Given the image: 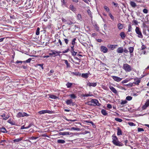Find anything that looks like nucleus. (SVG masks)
I'll return each mask as SVG.
<instances>
[{
	"label": "nucleus",
	"instance_id": "obj_1",
	"mask_svg": "<svg viewBox=\"0 0 149 149\" xmlns=\"http://www.w3.org/2000/svg\"><path fill=\"white\" fill-rule=\"evenodd\" d=\"M112 142L115 145L119 146H121L123 145V144L120 142L118 140L117 137L114 135L112 136Z\"/></svg>",
	"mask_w": 149,
	"mask_h": 149
},
{
	"label": "nucleus",
	"instance_id": "obj_2",
	"mask_svg": "<svg viewBox=\"0 0 149 149\" xmlns=\"http://www.w3.org/2000/svg\"><path fill=\"white\" fill-rule=\"evenodd\" d=\"M123 68L126 72H130L132 70V68L127 64H123Z\"/></svg>",
	"mask_w": 149,
	"mask_h": 149
},
{
	"label": "nucleus",
	"instance_id": "obj_3",
	"mask_svg": "<svg viewBox=\"0 0 149 149\" xmlns=\"http://www.w3.org/2000/svg\"><path fill=\"white\" fill-rule=\"evenodd\" d=\"M135 31L137 34H138V37L139 38H142L143 37V36L140 29L138 27H136L135 29Z\"/></svg>",
	"mask_w": 149,
	"mask_h": 149
},
{
	"label": "nucleus",
	"instance_id": "obj_4",
	"mask_svg": "<svg viewBox=\"0 0 149 149\" xmlns=\"http://www.w3.org/2000/svg\"><path fill=\"white\" fill-rule=\"evenodd\" d=\"M29 115L27 113L24 112H18L16 116L17 118H20L21 117H24V116H28Z\"/></svg>",
	"mask_w": 149,
	"mask_h": 149
},
{
	"label": "nucleus",
	"instance_id": "obj_5",
	"mask_svg": "<svg viewBox=\"0 0 149 149\" xmlns=\"http://www.w3.org/2000/svg\"><path fill=\"white\" fill-rule=\"evenodd\" d=\"M61 53V52L60 51H56L55 50H51L49 53V55L51 56L54 55V56H56V54H59Z\"/></svg>",
	"mask_w": 149,
	"mask_h": 149
},
{
	"label": "nucleus",
	"instance_id": "obj_6",
	"mask_svg": "<svg viewBox=\"0 0 149 149\" xmlns=\"http://www.w3.org/2000/svg\"><path fill=\"white\" fill-rule=\"evenodd\" d=\"M92 102L93 103V106H95L96 105L99 106L100 104L98 102V100L95 99H93L92 100Z\"/></svg>",
	"mask_w": 149,
	"mask_h": 149
},
{
	"label": "nucleus",
	"instance_id": "obj_7",
	"mask_svg": "<svg viewBox=\"0 0 149 149\" xmlns=\"http://www.w3.org/2000/svg\"><path fill=\"white\" fill-rule=\"evenodd\" d=\"M111 77L114 81L117 82H119L122 79V78H120L119 77L116 76H111Z\"/></svg>",
	"mask_w": 149,
	"mask_h": 149
},
{
	"label": "nucleus",
	"instance_id": "obj_8",
	"mask_svg": "<svg viewBox=\"0 0 149 149\" xmlns=\"http://www.w3.org/2000/svg\"><path fill=\"white\" fill-rule=\"evenodd\" d=\"M38 113L40 114H43L46 113H52V111L49 110H42L39 111Z\"/></svg>",
	"mask_w": 149,
	"mask_h": 149
},
{
	"label": "nucleus",
	"instance_id": "obj_9",
	"mask_svg": "<svg viewBox=\"0 0 149 149\" xmlns=\"http://www.w3.org/2000/svg\"><path fill=\"white\" fill-rule=\"evenodd\" d=\"M149 106V99L147 100L145 104L142 106V108L143 109H146Z\"/></svg>",
	"mask_w": 149,
	"mask_h": 149
},
{
	"label": "nucleus",
	"instance_id": "obj_10",
	"mask_svg": "<svg viewBox=\"0 0 149 149\" xmlns=\"http://www.w3.org/2000/svg\"><path fill=\"white\" fill-rule=\"evenodd\" d=\"M97 85V83H92L88 82L87 83V85L89 87L92 86L93 87H95Z\"/></svg>",
	"mask_w": 149,
	"mask_h": 149
},
{
	"label": "nucleus",
	"instance_id": "obj_11",
	"mask_svg": "<svg viewBox=\"0 0 149 149\" xmlns=\"http://www.w3.org/2000/svg\"><path fill=\"white\" fill-rule=\"evenodd\" d=\"M118 46L117 45H109L107 46V47L109 48L111 50H113L116 48V47Z\"/></svg>",
	"mask_w": 149,
	"mask_h": 149
},
{
	"label": "nucleus",
	"instance_id": "obj_12",
	"mask_svg": "<svg viewBox=\"0 0 149 149\" xmlns=\"http://www.w3.org/2000/svg\"><path fill=\"white\" fill-rule=\"evenodd\" d=\"M101 51L104 53H106L108 51L107 48L104 46H102L101 47Z\"/></svg>",
	"mask_w": 149,
	"mask_h": 149
},
{
	"label": "nucleus",
	"instance_id": "obj_13",
	"mask_svg": "<svg viewBox=\"0 0 149 149\" xmlns=\"http://www.w3.org/2000/svg\"><path fill=\"white\" fill-rule=\"evenodd\" d=\"M59 134L60 135H72L73 134V133L71 132H60Z\"/></svg>",
	"mask_w": 149,
	"mask_h": 149
},
{
	"label": "nucleus",
	"instance_id": "obj_14",
	"mask_svg": "<svg viewBox=\"0 0 149 149\" xmlns=\"http://www.w3.org/2000/svg\"><path fill=\"white\" fill-rule=\"evenodd\" d=\"M66 104L68 105L72 104L73 106L74 105V103L72 102V100H68L66 101Z\"/></svg>",
	"mask_w": 149,
	"mask_h": 149
},
{
	"label": "nucleus",
	"instance_id": "obj_15",
	"mask_svg": "<svg viewBox=\"0 0 149 149\" xmlns=\"http://www.w3.org/2000/svg\"><path fill=\"white\" fill-rule=\"evenodd\" d=\"M117 52L118 53H121L123 52V49L122 47H119L117 50Z\"/></svg>",
	"mask_w": 149,
	"mask_h": 149
},
{
	"label": "nucleus",
	"instance_id": "obj_16",
	"mask_svg": "<svg viewBox=\"0 0 149 149\" xmlns=\"http://www.w3.org/2000/svg\"><path fill=\"white\" fill-rule=\"evenodd\" d=\"M109 88L114 93H117V91L112 86H109Z\"/></svg>",
	"mask_w": 149,
	"mask_h": 149
},
{
	"label": "nucleus",
	"instance_id": "obj_17",
	"mask_svg": "<svg viewBox=\"0 0 149 149\" xmlns=\"http://www.w3.org/2000/svg\"><path fill=\"white\" fill-rule=\"evenodd\" d=\"M23 137H20V138H17V139H14L13 140V141L14 143H17L18 142H19V141L22 140V139H23Z\"/></svg>",
	"mask_w": 149,
	"mask_h": 149
},
{
	"label": "nucleus",
	"instance_id": "obj_18",
	"mask_svg": "<svg viewBox=\"0 0 149 149\" xmlns=\"http://www.w3.org/2000/svg\"><path fill=\"white\" fill-rule=\"evenodd\" d=\"M70 9L73 11V12H74L76 10V8L74 7L72 5H71L69 6Z\"/></svg>",
	"mask_w": 149,
	"mask_h": 149
},
{
	"label": "nucleus",
	"instance_id": "obj_19",
	"mask_svg": "<svg viewBox=\"0 0 149 149\" xmlns=\"http://www.w3.org/2000/svg\"><path fill=\"white\" fill-rule=\"evenodd\" d=\"M134 80L135 82L133 83H134V84H135L136 85H139L140 82V79H135Z\"/></svg>",
	"mask_w": 149,
	"mask_h": 149
},
{
	"label": "nucleus",
	"instance_id": "obj_20",
	"mask_svg": "<svg viewBox=\"0 0 149 149\" xmlns=\"http://www.w3.org/2000/svg\"><path fill=\"white\" fill-rule=\"evenodd\" d=\"M8 122L12 125H15V122L10 119H9L8 120Z\"/></svg>",
	"mask_w": 149,
	"mask_h": 149
},
{
	"label": "nucleus",
	"instance_id": "obj_21",
	"mask_svg": "<svg viewBox=\"0 0 149 149\" xmlns=\"http://www.w3.org/2000/svg\"><path fill=\"white\" fill-rule=\"evenodd\" d=\"M120 36L122 39H124L125 37V35L124 32H122L120 33Z\"/></svg>",
	"mask_w": 149,
	"mask_h": 149
},
{
	"label": "nucleus",
	"instance_id": "obj_22",
	"mask_svg": "<svg viewBox=\"0 0 149 149\" xmlns=\"http://www.w3.org/2000/svg\"><path fill=\"white\" fill-rule=\"evenodd\" d=\"M102 113L104 116H106L107 115V113L106 110L104 109H102L101 111Z\"/></svg>",
	"mask_w": 149,
	"mask_h": 149
},
{
	"label": "nucleus",
	"instance_id": "obj_23",
	"mask_svg": "<svg viewBox=\"0 0 149 149\" xmlns=\"http://www.w3.org/2000/svg\"><path fill=\"white\" fill-rule=\"evenodd\" d=\"M130 4L132 7L134 8H135L136 6V3L134 1H131L130 2Z\"/></svg>",
	"mask_w": 149,
	"mask_h": 149
},
{
	"label": "nucleus",
	"instance_id": "obj_24",
	"mask_svg": "<svg viewBox=\"0 0 149 149\" xmlns=\"http://www.w3.org/2000/svg\"><path fill=\"white\" fill-rule=\"evenodd\" d=\"M128 49L130 54L131 55V53H132L133 52L134 48L133 47H129Z\"/></svg>",
	"mask_w": 149,
	"mask_h": 149
},
{
	"label": "nucleus",
	"instance_id": "obj_25",
	"mask_svg": "<svg viewBox=\"0 0 149 149\" xmlns=\"http://www.w3.org/2000/svg\"><path fill=\"white\" fill-rule=\"evenodd\" d=\"M88 74L87 73H83L82 74V77L84 78H87L88 77Z\"/></svg>",
	"mask_w": 149,
	"mask_h": 149
},
{
	"label": "nucleus",
	"instance_id": "obj_26",
	"mask_svg": "<svg viewBox=\"0 0 149 149\" xmlns=\"http://www.w3.org/2000/svg\"><path fill=\"white\" fill-rule=\"evenodd\" d=\"M117 130H118L117 133V135H118V136L121 135L122 134V131H121V129L120 128H118Z\"/></svg>",
	"mask_w": 149,
	"mask_h": 149
},
{
	"label": "nucleus",
	"instance_id": "obj_27",
	"mask_svg": "<svg viewBox=\"0 0 149 149\" xmlns=\"http://www.w3.org/2000/svg\"><path fill=\"white\" fill-rule=\"evenodd\" d=\"M118 28L119 29H121L123 28L124 26L123 24L119 23L118 24Z\"/></svg>",
	"mask_w": 149,
	"mask_h": 149
},
{
	"label": "nucleus",
	"instance_id": "obj_28",
	"mask_svg": "<svg viewBox=\"0 0 149 149\" xmlns=\"http://www.w3.org/2000/svg\"><path fill=\"white\" fill-rule=\"evenodd\" d=\"M65 142V141L63 140L58 139L57 140V142L58 143H64Z\"/></svg>",
	"mask_w": 149,
	"mask_h": 149
},
{
	"label": "nucleus",
	"instance_id": "obj_29",
	"mask_svg": "<svg viewBox=\"0 0 149 149\" xmlns=\"http://www.w3.org/2000/svg\"><path fill=\"white\" fill-rule=\"evenodd\" d=\"M0 131L3 133H6L7 132V131H6V129L4 127L0 128Z\"/></svg>",
	"mask_w": 149,
	"mask_h": 149
},
{
	"label": "nucleus",
	"instance_id": "obj_30",
	"mask_svg": "<svg viewBox=\"0 0 149 149\" xmlns=\"http://www.w3.org/2000/svg\"><path fill=\"white\" fill-rule=\"evenodd\" d=\"M131 79H125L123 81H122L121 83L122 84H124V83H127L128 82L130 81Z\"/></svg>",
	"mask_w": 149,
	"mask_h": 149
},
{
	"label": "nucleus",
	"instance_id": "obj_31",
	"mask_svg": "<svg viewBox=\"0 0 149 149\" xmlns=\"http://www.w3.org/2000/svg\"><path fill=\"white\" fill-rule=\"evenodd\" d=\"M49 98H50L51 99H56L57 98V97L56 96L54 95H49Z\"/></svg>",
	"mask_w": 149,
	"mask_h": 149
},
{
	"label": "nucleus",
	"instance_id": "obj_32",
	"mask_svg": "<svg viewBox=\"0 0 149 149\" xmlns=\"http://www.w3.org/2000/svg\"><path fill=\"white\" fill-rule=\"evenodd\" d=\"M63 61H65V63L67 67H70V64L68 63V61L66 60H64Z\"/></svg>",
	"mask_w": 149,
	"mask_h": 149
},
{
	"label": "nucleus",
	"instance_id": "obj_33",
	"mask_svg": "<svg viewBox=\"0 0 149 149\" xmlns=\"http://www.w3.org/2000/svg\"><path fill=\"white\" fill-rule=\"evenodd\" d=\"M133 84H134V83H130L129 84L125 85L126 86H127L129 87H132L133 86H134Z\"/></svg>",
	"mask_w": 149,
	"mask_h": 149
},
{
	"label": "nucleus",
	"instance_id": "obj_34",
	"mask_svg": "<svg viewBox=\"0 0 149 149\" xmlns=\"http://www.w3.org/2000/svg\"><path fill=\"white\" fill-rule=\"evenodd\" d=\"M92 95V94H83L82 96L83 97H88V96H91Z\"/></svg>",
	"mask_w": 149,
	"mask_h": 149
},
{
	"label": "nucleus",
	"instance_id": "obj_35",
	"mask_svg": "<svg viewBox=\"0 0 149 149\" xmlns=\"http://www.w3.org/2000/svg\"><path fill=\"white\" fill-rule=\"evenodd\" d=\"M69 96L72 99H75L76 97L75 95L74 94H71Z\"/></svg>",
	"mask_w": 149,
	"mask_h": 149
},
{
	"label": "nucleus",
	"instance_id": "obj_36",
	"mask_svg": "<svg viewBox=\"0 0 149 149\" xmlns=\"http://www.w3.org/2000/svg\"><path fill=\"white\" fill-rule=\"evenodd\" d=\"M115 120L116 121L119 122H121L123 121L122 119L118 118H115Z\"/></svg>",
	"mask_w": 149,
	"mask_h": 149
},
{
	"label": "nucleus",
	"instance_id": "obj_37",
	"mask_svg": "<svg viewBox=\"0 0 149 149\" xmlns=\"http://www.w3.org/2000/svg\"><path fill=\"white\" fill-rule=\"evenodd\" d=\"M72 85V83L68 82L66 84V86H67V88H69L71 87Z\"/></svg>",
	"mask_w": 149,
	"mask_h": 149
},
{
	"label": "nucleus",
	"instance_id": "obj_38",
	"mask_svg": "<svg viewBox=\"0 0 149 149\" xmlns=\"http://www.w3.org/2000/svg\"><path fill=\"white\" fill-rule=\"evenodd\" d=\"M104 9L106 10L107 12H109V8L106 6H105L104 7Z\"/></svg>",
	"mask_w": 149,
	"mask_h": 149
},
{
	"label": "nucleus",
	"instance_id": "obj_39",
	"mask_svg": "<svg viewBox=\"0 0 149 149\" xmlns=\"http://www.w3.org/2000/svg\"><path fill=\"white\" fill-rule=\"evenodd\" d=\"M71 52L72 55L73 56H75L77 53V52H74V50L71 51Z\"/></svg>",
	"mask_w": 149,
	"mask_h": 149
},
{
	"label": "nucleus",
	"instance_id": "obj_40",
	"mask_svg": "<svg viewBox=\"0 0 149 149\" xmlns=\"http://www.w3.org/2000/svg\"><path fill=\"white\" fill-rule=\"evenodd\" d=\"M39 31H40L39 28L38 27L37 28L36 31V35H38L39 34V33H40Z\"/></svg>",
	"mask_w": 149,
	"mask_h": 149
},
{
	"label": "nucleus",
	"instance_id": "obj_41",
	"mask_svg": "<svg viewBox=\"0 0 149 149\" xmlns=\"http://www.w3.org/2000/svg\"><path fill=\"white\" fill-rule=\"evenodd\" d=\"M132 99V97L130 96H127L126 97V99L127 100L130 101Z\"/></svg>",
	"mask_w": 149,
	"mask_h": 149
},
{
	"label": "nucleus",
	"instance_id": "obj_42",
	"mask_svg": "<svg viewBox=\"0 0 149 149\" xmlns=\"http://www.w3.org/2000/svg\"><path fill=\"white\" fill-rule=\"evenodd\" d=\"M71 130H74L77 131H79L80 130V129L79 128H76L74 127H72L71 128Z\"/></svg>",
	"mask_w": 149,
	"mask_h": 149
},
{
	"label": "nucleus",
	"instance_id": "obj_43",
	"mask_svg": "<svg viewBox=\"0 0 149 149\" xmlns=\"http://www.w3.org/2000/svg\"><path fill=\"white\" fill-rule=\"evenodd\" d=\"M76 40V38H74L72 39V45H74V44L75 43V41Z\"/></svg>",
	"mask_w": 149,
	"mask_h": 149
},
{
	"label": "nucleus",
	"instance_id": "obj_44",
	"mask_svg": "<svg viewBox=\"0 0 149 149\" xmlns=\"http://www.w3.org/2000/svg\"><path fill=\"white\" fill-rule=\"evenodd\" d=\"M73 74L75 75L78 76H80L81 75V74L79 72H73Z\"/></svg>",
	"mask_w": 149,
	"mask_h": 149
},
{
	"label": "nucleus",
	"instance_id": "obj_45",
	"mask_svg": "<svg viewBox=\"0 0 149 149\" xmlns=\"http://www.w3.org/2000/svg\"><path fill=\"white\" fill-rule=\"evenodd\" d=\"M138 131L139 132L141 131L143 132L144 131V130L143 128L139 127L138 128Z\"/></svg>",
	"mask_w": 149,
	"mask_h": 149
},
{
	"label": "nucleus",
	"instance_id": "obj_46",
	"mask_svg": "<svg viewBox=\"0 0 149 149\" xmlns=\"http://www.w3.org/2000/svg\"><path fill=\"white\" fill-rule=\"evenodd\" d=\"M87 104L88 105L90 106H93V103L92 102V100L91 101H89L87 102Z\"/></svg>",
	"mask_w": 149,
	"mask_h": 149
},
{
	"label": "nucleus",
	"instance_id": "obj_47",
	"mask_svg": "<svg viewBox=\"0 0 149 149\" xmlns=\"http://www.w3.org/2000/svg\"><path fill=\"white\" fill-rule=\"evenodd\" d=\"M31 60V59L30 58L27 60L26 61H24L23 62L24 63H25V62L26 63H30Z\"/></svg>",
	"mask_w": 149,
	"mask_h": 149
},
{
	"label": "nucleus",
	"instance_id": "obj_48",
	"mask_svg": "<svg viewBox=\"0 0 149 149\" xmlns=\"http://www.w3.org/2000/svg\"><path fill=\"white\" fill-rule=\"evenodd\" d=\"M127 102L126 100L122 101L121 102L120 104H126Z\"/></svg>",
	"mask_w": 149,
	"mask_h": 149
},
{
	"label": "nucleus",
	"instance_id": "obj_49",
	"mask_svg": "<svg viewBox=\"0 0 149 149\" xmlns=\"http://www.w3.org/2000/svg\"><path fill=\"white\" fill-rule=\"evenodd\" d=\"M9 117V116H8V115H7L5 117H3V119L4 120H6L8 119Z\"/></svg>",
	"mask_w": 149,
	"mask_h": 149
},
{
	"label": "nucleus",
	"instance_id": "obj_50",
	"mask_svg": "<svg viewBox=\"0 0 149 149\" xmlns=\"http://www.w3.org/2000/svg\"><path fill=\"white\" fill-rule=\"evenodd\" d=\"M77 19L79 20H81V15L78 14L77 16Z\"/></svg>",
	"mask_w": 149,
	"mask_h": 149
},
{
	"label": "nucleus",
	"instance_id": "obj_51",
	"mask_svg": "<svg viewBox=\"0 0 149 149\" xmlns=\"http://www.w3.org/2000/svg\"><path fill=\"white\" fill-rule=\"evenodd\" d=\"M143 12L144 13H145V14H147L148 13V10L147 9H144L143 10Z\"/></svg>",
	"mask_w": 149,
	"mask_h": 149
},
{
	"label": "nucleus",
	"instance_id": "obj_52",
	"mask_svg": "<svg viewBox=\"0 0 149 149\" xmlns=\"http://www.w3.org/2000/svg\"><path fill=\"white\" fill-rule=\"evenodd\" d=\"M64 41L66 44H67L68 43L69 40L67 39H64Z\"/></svg>",
	"mask_w": 149,
	"mask_h": 149
},
{
	"label": "nucleus",
	"instance_id": "obj_53",
	"mask_svg": "<svg viewBox=\"0 0 149 149\" xmlns=\"http://www.w3.org/2000/svg\"><path fill=\"white\" fill-rule=\"evenodd\" d=\"M109 15L111 19H112L114 20V18L113 17V15H112V14L111 13H110L109 14Z\"/></svg>",
	"mask_w": 149,
	"mask_h": 149
},
{
	"label": "nucleus",
	"instance_id": "obj_54",
	"mask_svg": "<svg viewBox=\"0 0 149 149\" xmlns=\"http://www.w3.org/2000/svg\"><path fill=\"white\" fill-rule=\"evenodd\" d=\"M87 12H88V15H89L91 17L92 16V15L91 14V11L89 10H88Z\"/></svg>",
	"mask_w": 149,
	"mask_h": 149
},
{
	"label": "nucleus",
	"instance_id": "obj_55",
	"mask_svg": "<svg viewBox=\"0 0 149 149\" xmlns=\"http://www.w3.org/2000/svg\"><path fill=\"white\" fill-rule=\"evenodd\" d=\"M69 51V49L68 48V49H66L63 51L62 52V53H67V52H68Z\"/></svg>",
	"mask_w": 149,
	"mask_h": 149
},
{
	"label": "nucleus",
	"instance_id": "obj_56",
	"mask_svg": "<svg viewBox=\"0 0 149 149\" xmlns=\"http://www.w3.org/2000/svg\"><path fill=\"white\" fill-rule=\"evenodd\" d=\"M132 27L130 25L128 26V32H130L131 31Z\"/></svg>",
	"mask_w": 149,
	"mask_h": 149
},
{
	"label": "nucleus",
	"instance_id": "obj_57",
	"mask_svg": "<svg viewBox=\"0 0 149 149\" xmlns=\"http://www.w3.org/2000/svg\"><path fill=\"white\" fill-rule=\"evenodd\" d=\"M107 107L109 109H111L112 108V106L111 104H108L107 105Z\"/></svg>",
	"mask_w": 149,
	"mask_h": 149
},
{
	"label": "nucleus",
	"instance_id": "obj_58",
	"mask_svg": "<svg viewBox=\"0 0 149 149\" xmlns=\"http://www.w3.org/2000/svg\"><path fill=\"white\" fill-rule=\"evenodd\" d=\"M128 124L131 126H133L134 125V124L132 122H130L128 123Z\"/></svg>",
	"mask_w": 149,
	"mask_h": 149
},
{
	"label": "nucleus",
	"instance_id": "obj_59",
	"mask_svg": "<svg viewBox=\"0 0 149 149\" xmlns=\"http://www.w3.org/2000/svg\"><path fill=\"white\" fill-rule=\"evenodd\" d=\"M146 48V47L145 46L143 45L141 47V49L143 50V49H145Z\"/></svg>",
	"mask_w": 149,
	"mask_h": 149
},
{
	"label": "nucleus",
	"instance_id": "obj_60",
	"mask_svg": "<svg viewBox=\"0 0 149 149\" xmlns=\"http://www.w3.org/2000/svg\"><path fill=\"white\" fill-rule=\"evenodd\" d=\"M38 138V137H31V138L32 140L36 139Z\"/></svg>",
	"mask_w": 149,
	"mask_h": 149
},
{
	"label": "nucleus",
	"instance_id": "obj_61",
	"mask_svg": "<svg viewBox=\"0 0 149 149\" xmlns=\"http://www.w3.org/2000/svg\"><path fill=\"white\" fill-rule=\"evenodd\" d=\"M123 52L126 53H127L129 52L126 49L123 50Z\"/></svg>",
	"mask_w": 149,
	"mask_h": 149
},
{
	"label": "nucleus",
	"instance_id": "obj_62",
	"mask_svg": "<svg viewBox=\"0 0 149 149\" xmlns=\"http://www.w3.org/2000/svg\"><path fill=\"white\" fill-rule=\"evenodd\" d=\"M133 22L135 24L137 25L138 24V22L136 20H134Z\"/></svg>",
	"mask_w": 149,
	"mask_h": 149
},
{
	"label": "nucleus",
	"instance_id": "obj_63",
	"mask_svg": "<svg viewBox=\"0 0 149 149\" xmlns=\"http://www.w3.org/2000/svg\"><path fill=\"white\" fill-rule=\"evenodd\" d=\"M61 2L62 3V5H64L65 4V0H61Z\"/></svg>",
	"mask_w": 149,
	"mask_h": 149
},
{
	"label": "nucleus",
	"instance_id": "obj_64",
	"mask_svg": "<svg viewBox=\"0 0 149 149\" xmlns=\"http://www.w3.org/2000/svg\"><path fill=\"white\" fill-rule=\"evenodd\" d=\"M67 24L69 25H71L73 24V23L71 22H68L67 23Z\"/></svg>",
	"mask_w": 149,
	"mask_h": 149
}]
</instances>
